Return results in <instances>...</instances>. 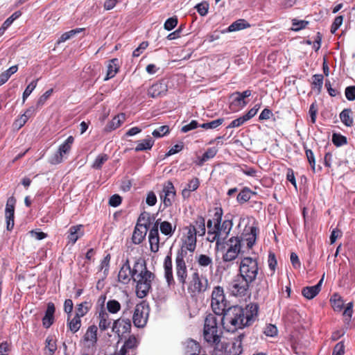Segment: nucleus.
Wrapping results in <instances>:
<instances>
[{"mask_svg": "<svg viewBox=\"0 0 355 355\" xmlns=\"http://www.w3.org/2000/svg\"><path fill=\"white\" fill-rule=\"evenodd\" d=\"M196 261L198 265L201 268H207L209 267L212 268L213 266V259L211 257L207 254H199L196 257Z\"/></svg>", "mask_w": 355, "mask_h": 355, "instance_id": "nucleus-34", "label": "nucleus"}, {"mask_svg": "<svg viewBox=\"0 0 355 355\" xmlns=\"http://www.w3.org/2000/svg\"><path fill=\"white\" fill-rule=\"evenodd\" d=\"M238 255V252L227 249L226 252L223 254L222 259L224 262H230L235 260Z\"/></svg>", "mask_w": 355, "mask_h": 355, "instance_id": "nucleus-50", "label": "nucleus"}, {"mask_svg": "<svg viewBox=\"0 0 355 355\" xmlns=\"http://www.w3.org/2000/svg\"><path fill=\"white\" fill-rule=\"evenodd\" d=\"M38 79L34 80L30 83V84L25 89L22 94V104L25 103L27 98L31 95L33 91L35 89L37 85Z\"/></svg>", "mask_w": 355, "mask_h": 355, "instance_id": "nucleus-45", "label": "nucleus"}, {"mask_svg": "<svg viewBox=\"0 0 355 355\" xmlns=\"http://www.w3.org/2000/svg\"><path fill=\"white\" fill-rule=\"evenodd\" d=\"M209 288V282L207 277L200 275L198 272L196 271L192 274L191 280L189 284V288L193 293H204Z\"/></svg>", "mask_w": 355, "mask_h": 355, "instance_id": "nucleus-11", "label": "nucleus"}, {"mask_svg": "<svg viewBox=\"0 0 355 355\" xmlns=\"http://www.w3.org/2000/svg\"><path fill=\"white\" fill-rule=\"evenodd\" d=\"M343 21V16H338L335 18L331 26V33H335L336 31L341 26Z\"/></svg>", "mask_w": 355, "mask_h": 355, "instance_id": "nucleus-63", "label": "nucleus"}, {"mask_svg": "<svg viewBox=\"0 0 355 355\" xmlns=\"http://www.w3.org/2000/svg\"><path fill=\"white\" fill-rule=\"evenodd\" d=\"M68 327L69 330L73 332H77L80 327H81V320L78 316H74L70 321L67 323Z\"/></svg>", "mask_w": 355, "mask_h": 355, "instance_id": "nucleus-44", "label": "nucleus"}, {"mask_svg": "<svg viewBox=\"0 0 355 355\" xmlns=\"http://www.w3.org/2000/svg\"><path fill=\"white\" fill-rule=\"evenodd\" d=\"M187 227L194 228L196 234L199 236H203L206 232L205 218L201 216H198L195 221L187 226Z\"/></svg>", "mask_w": 355, "mask_h": 355, "instance_id": "nucleus-25", "label": "nucleus"}, {"mask_svg": "<svg viewBox=\"0 0 355 355\" xmlns=\"http://www.w3.org/2000/svg\"><path fill=\"white\" fill-rule=\"evenodd\" d=\"M345 97L348 101L355 100V86H348L345 90Z\"/></svg>", "mask_w": 355, "mask_h": 355, "instance_id": "nucleus-62", "label": "nucleus"}, {"mask_svg": "<svg viewBox=\"0 0 355 355\" xmlns=\"http://www.w3.org/2000/svg\"><path fill=\"white\" fill-rule=\"evenodd\" d=\"M227 302L223 288L220 286H215L211 295V307L214 314L223 315L228 309Z\"/></svg>", "mask_w": 355, "mask_h": 355, "instance_id": "nucleus-5", "label": "nucleus"}, {"mask_svg": "<svg viewBox=\"0 0 355 355\" xmlns=\"http://www.w3.org/2000/svg\"><path fill=\"white\" fill-rule=\"evenodd\" d=\"M332 142L336 146L340 147V146L347 144V139L345 136H343L341 134L333 133Z\"/></svg>", "mask_w": 355, "mask_h": 355, "instance_id": "nucleus-47", "label": "nucleus"}, {"mask_svg": "<svg viewBox=\"0 0 355 355\" xmlns=\"http://www.w3.org/2000/svg\"><path fill=\"white\" fill-rule=\"evenodd\" d=\"M137 340L135 336H130L121 349L119 352H116L113 355H125L127 349L135 348L137 347Z\"/></svg>", "mask_w": 355, "mask_h": 355, "instance_id": "nucleus-28", "label": "nucleus"}, {"mask_svg": "<svg viewBox=\"0 0 355 355\" xmlns=\"http://www.w3.org/2000/svg\"><path fill=\"white\" fill-rule=\"evenodd\" d=\"M144 229H145V232L144 233L142 231H141L137 227V226H136V227L134 230L133 234H132V242L134 243L139 244L143 241L144 236L146 235V231H147V228L146 226L144 227Z\"/></svg>", "mask_w": 355, "mask_h": 355, "instance_id": "nucleus-43", "label": "nucleus"}, {"mask_svg": "<svg viewBox=\"0 0 355 355\" xmlns=\"http://www.w3.org/2000/svg\"><path fill=\"white\" fill-rule=\"evenodd\" d=\"M259 274L257 259L250 257H245L241 259L239 274L251 283L254 282Z\"/></svg>", "mask_w": 355, "mask_h": 355, "instance_id": "nucleus-4", "label": "nucleus"}, {"mask_svg": "<svg viewBox=\"0 0 355 355\" xmlns=\"http://www.w3.org/2000/svg\"><path fill=\"white\" fill-rule=\"evenodd\" d=\"M250 26V25L246 23L244 19H239L234 22H233L229 27L225 30L220 31L221 33H226L229 32H234L244 29L247 27Z\"/></svg>", "mask_w": 355, "mask_h": 355, "instance_id": "nucleus-30", "label": "nucleus"}, {"mask_svg": "<svg viewBox=\"0 0 355 355\" xmlns=\"http://www.w3.org/2000/svg\"><path fill=\"white\" fill-rule=\"evenodd\" d=\"M178 24V19L176 17H170L166 19L164 23V27L167 31H171Z\"/></svg>", "mask_w": 355, "mask_h": 355, "instance_id": "nucleus-58", "label": "nucleus"}, {"mask_svg": "<svg viewBox=\"0 0 355 355\" xmlns=\"http://www.w3.org/2000/svg\"><path fill=\"white\" fill-rule=\"evenodd\" d=\"M198 12L201 16H205L208 12L209 4L207 2H202L196 6Z\"/></svg>", "mask_w": 355, "mask_h": 355, "instance_id": "nucleus-59", "label": "nucleus"}, {"mask_svg": "<svg viewBox=\"0 0 355 355\" xmlns=\"http://www.w3.org/2000/svg\"><path fill=\"white\" fill-rule=\"evenodd\" d=\"M245 338L243 334H241L234 338L232 346L228 349V355H240L243 351L242 341Z\"/></svg>", "mask_w": 355, "mask_h": 355, "instance_id": "nucleus-22", "label": "nucleus"}, {"mask_svg": "<svg viewBox=\"0 0 355 355\" xmlns=\"http://www.w3.org/2000/svg\"><path fill=\"white\" fill-rule=\"evenodd\" d=\"M252 283L247 281L239 275H236L229 284L228 289L232 295L243 297L247 295Z\"/></svg>", "mask_w": 355, "mask_h": 355, "instance_id": "nucleus-7", "label": "nucleus"}, {"mask_svg": "<svg viewBox=\"0 0 355 355\" xmlns=\"http://www.w3.org/2000/svg\"><path fill=\"white\" fill-rule=\"evenodd\" d=\"M224 121L223 119H218L208 123L200 124V127L204 129H215L220 125Z\"/></svg>", "mask_w": 355, "mask_h": 355, "instance_id": "nucleus-49", "label": "nucleus"}, {"mask_svg": "<svg viewBox=\"0 0 355 355\" xmlns=\"http://www.w3.org/2000/svg\"><path fill=\"white\" fill-rule=\"evenodd\" d=\"M125 114L121 113L115 116L111 121H110L106 126L105 127V130L106 132H110L113 130L119 128L125 121Z\"/></svg>", "mask_w": 355, "mask_h": 355, "instance_id": "nucleus-27", "label": "nucleus"}, {"mask_svg": "<svg viewBox=\"0 0 355 355\" xmlns=\"http://www.w3.org/2000/svg\"><path fill=\"white\" fill-rule=\"evenodd\" d=\"M127 313L128 309L124 310L123 315L113 322L112 330L119 336H122L123 334L130 331L132 327L131 321L130 319L125 318V315L127 314Z\"/></svg>", "mask_w": 355, "mask_h": 355, "instance_id": "nucleus-12", "label": "nucleus"}, {"mask_svg": "<svg viewBox=\"0 0 355 355\" xmlns=\"http://www.w3.org/2000/svg\"><path fill=\"white\" fill-rule=\"evenodd\" d=\"M57 350V344L55 339L53 336H49L45 340L44 354L46 355H54Z\"/></svg>", "mask_w": 355, "mask_h": 355, "instance_id": "nucleus-32", "label": "nucleus"}, {"mask_svg": "<svg viewBox=\"0 0 355 355\" xmlns=\"http://www.w3.org/2000/svg\"><path fill=\"white\" fill-rule=\"evenodd\" d=\"M108 155L107 154H101L97 156L92 164V168L94 169H101L102 166L108 160Z\"/></svg>", "mask_w": 355, "mask_h": 355, "instance_id": "nucleus-48", "label": "nucleus"}, {"mask_svg": "<svg viewBox=\"0 0 355 355\" xmlns=\"http://www.w3.org/2000/svg\"><path fill=\"white\" fill-rule=\"evenodd\" d=\"M253 193L248 187H244L237 195L236 200L239 203L243 204L248 202Z\"/></svg>", "mask_w": 355, "mask_h": 355, "instance_id": "nucleus-39", "label": "nucleus"}, {"mask_svg": "<svg viewBox=\"0 0 355 355\" xmlns=\"http://www.w3.org/2000/svg\"><path fill=\"white\" fill-rule=\"evenodd\" d=\"M185 230H187L184 241V246L181 249L184 252L189 251L191 252H194L196 247V230L193 227H185Z\"/></svg>", "mask_w": 355, "mask_h": 355, "instance_id": "nucleus-15", "label": "nucleus"}, {"mask_svg": "<svg viewBox=\"0 0 355 355\" xmlns=\"http://www.w3.org/2000/svg\"><path fill=\"white\" fill-rule=\"evenodd\" d=\"M305 153L309 163L311 166L313 172H315V160L313 151L310 149L305 148Z\"/></svg>", "mask_w": 355, "mask_h": 355, "instance_id": "nucleus-56", "label": "nucleus"}, {"mask_svg": "<svg viewBox=\"0 0 355 355\" xmlns=\"http://www.w3.org/2000/svg\"><path fill=\"white\" fill-rule=\"evenodd\" d=\"M55 312V307L53 302L47 304V308L45 314L42 318V325L45 329H49L54 322V314Z\"/></svg>", "mask_w": 355, "mask_h": 355, "instance_id": "nucleus-18", "label": "nucleus"}, {"mask_svg": "<svg viewBox=\"0 0 355 355\" xmlns=\"http://www.w3.org/2000/svg\"><path fill=\"white\" fill-rule=\"evenodd\" d=\"M166 92V85L162 83H155L148 89V95L152 98H157L164 95Z\"/></svg>", "mask_w": 355, "mask_h": 355, "instance_id": "nucleus-21", "label": "nucleus"}, {"mask_svg": "<svg viewBox=\"0 0 355 355\" xmlns=\"http://www.w3.org/2000/svg\"><path fill=\"white\" fill-rule=\"evenodd\" d=\"M332 306L336 311H340L343 306V302L337 294H334L331 299Z\"/></svg>", "mask_w": 355, "mask_h": 355, "instance_id": "nucleus-51", "label": "nucleus"}, {"mask_svg": "<svg viewBox=\"0 0 355 355\" xmlns=\"http://www.w3.org/2000/svg\"><path fill=\"white\" fill-rule=\"evenodd\" d=\"M221 334L216 315L207 314L205 318L203 329L205 340L210 345H218L220 341Z\"/></svg>", "mask_w": 355, "mask_h": 355, "instance_id": "nucleus-3", "label": "nucleus"}, {"mask_svg": "<svg viewBox=\"0 0 355 355\" xmlns=\"http://www.w3.org/2000/svg\"><path fill=\"white\" fill-rule=\"evenodd\" d=\"M324 276V275H323L322 277L316 285L303 288L302 291V295L308 300L314 298L321 290Z\"/></svg>", "mask_w": 355, "mask_h": 355, "instance_id": "nucleus-20", "label": "nucleus"}, {"mask_svg": "<svg viewBox=\"0 0 355 355\" xmlns=\"http://www.w3.org/2000/svg\"><path fill=\"white\" fill-rule=\"evenodd\" d=\"M112 323V319L108 313L101 309L98 313V326L102 331L107 330Z\"/></svg>", "mask_w": 355, "mask_h": 355, "instance_id": "nucleus-24", "label": "nucleus"}, {"mask_svg": "<svg viewBox=\"0 0 355 355\" xmlns=\"http://www.w3.org/2000/svg\"><path fill=\"white\" fill-rule=\"evenodd\" d=\"M97 331L98 328L94 324L87 328L82 340L85 347L89 349L95 347L98 340Z\"/></svg>", "mask_w": 355, "mask_h": 355, "instance_id": "nucleus-16", "label": "nucleus"}, {"mask_svg": "<svg viewBox=\"0 0 355 355\" xmlns=\"http://www.w3.org/2000/svg\"><path fill=\"white\" fill-rule=\"evenodd\" d=\"M187 255L186 252L180 250L175 257V275L177 281L182 289H184L188 277V270L184 260Z\"/></svg>", "mask_w": 355, "mask_h": 355, "instance_id": "nucleus-6", "label": "nucleus"}, {"mask_svg": "<svg viewBox=\"0 0 355 355\" xmlns=\"http://www.w3.org/2000/svg\"><path fill=\"white\" fill-rule=\"evenodd\" d=\"M154 139L148 136L146 139L138 141V144L135 148V151L139 152L141 150H150L154 145Z\"/></svg>", "mask_w": 355, "mask_h": 355, "instance_id": "nucleus-33", "label": "nucleus"}, {"mask_svg": "<svg viewBox=\"0 0 355 355\" xmlns=\"http://www.w3.org/2000/svg\"><path fill=\"white\" fill-rule=\"evenodd\" d=\"M74 138L72 136L68 137L64 142L59 146L58 151L51 157L50 163L52 164L61 163L64 156L69 153Z\"/></svg>", "mask_w": 355, "mask_h": 355, "instance_id": "nucleus-10", "label": "nucleus"}, {"mask_svg": "<svg viewBox=\"0 0 355 355\" xmlns=\"http://www.w3.org/2000/svg\"><path fill=\"white\" fill-rule=\"evenodd\" d=\"M227 249L234 250L238 254L240 253L241 249V239L238 236H232L227 241Z\"/></svg>", "mask_w": 355, "mask_h": 355, "instance_id": "nucleus-35", "label": "nucleus"}, {"mask_svg": "<svg viewBox=\"0 0 355 355\" xmlns=\"http://www.w3.org/2000/svg\"><path fill=\"white\" fill-rule=\"evenodd\" d=\"M169 132V128L167 125H162L155 130L152 135L153 137L159 138L164 136Z\"/></svg>", "mask_w": 355, "mask_h": 355, "instance_id": "nucleus-54", "label": "nucleus"}, {"mask_svg": "<svg viewBox=\"0 0 355 355\" xmlns=\"http://www.w3.org/2000/svg\"><path fill=\"white\" fill-rule=\"evenodd\" d=\"M257 233L258 229L256 227H250V232L245 234V240L247 242V246L248 248H252V246L254 245L257 239Z\"/></svg>", "mask_w": 355, "mask_h": 355, "instance_id": "nucleus-36", "label": "nucleus"}, {"mask_svg": "<svg viewBox=\"0 0 355 355\" xmlns=\"http://www.w3.org/2000/svg\"><path fill=\"white\" fill-rule=\"evenodd\" d=\"M176 191L172 182L167 181L159 193V198L163 203L164 208L171 207L175 201Z\"/></svg>", "mask_w": 355, "mask_h": 355, "instance_id": "nucleus-9", "label": "nucleus"}, {"mask_svg": "<svg viewBox=\"0 0 355 355\" xmlns=\"http://www.w3.org/2000/svg\"><path fill=\"white\" fill-rule=\"evenodd\" d=\"M83 226L82 225L71 226L69 230V234L67 239L69 243L74 244L78 239L84 235V231L83 230Z\"/></svg>", "mask_w": 355, "mask_h": 355, "instance_id": "nucleus-23", "label": "nucleus"}, {"mask_svg": "<svg viewBox=\"0 0 355 355\" xmlns=\"http://www.w3.org/2000/svg\"><path fill=\"white\" fill-rule=\"evenodd\" d=\"M232 96H235L232 104L236 105H241L242 107L246 105V102L243 98H241V95L239 92H236L232 94Z\"/></svg>", "mask_w": 355, "mask_h": 355, "instance_id": "nucleus-61", "label": "nucleus"}, {"mask_svg": "<svg viewBox=\"0 0 355 355\" xmlns=\"http://www.w3.org/2000/svg\"><path fill=\"white\" fill-rule=\"evenodd\" d=\"M132 278L137 282L136 292L139 297L143 298L148 294L155 275L149 271L146 263L143 259L135 261L132 268Z\"/></svg>", "mask_w": 355, "mask_h": 355, "instance_id": "nucleus-2", "label": "nucleus"}, {"mask_svg": "<svg viewBox=\"0 0 355 355\" xmlns=\"http://www.w3.org/2000/svg\"><path fill=\"white\" fill-rule=\"evenodd\" d=\"M164 278L167 286L169 288H174L176 283L173 277V263L171 254H168L164 261Z\"/></svg>", "mask_w": 355, "mask_h": 355, "instance_id": "nucleus-13", "label": "nucleus"}, {"mask_svg": "<svg viewBox=\"0 0 355 355\" xmlns=\"http://www.w3.org/2000/svg\"><path fill=\"white\" fill-rule=\"evenodd\" d=\"M90 309L89 303L87 302H82L77 305L76 316L82 318L85 315Z\"/></svg>", "mask_w": 355, "mask_h": 355, "instance_id": "nucleus-41", "label": "nucleus"}, {"mask_svg": "<svg viewBox=\"0 0 355 355\" xmlns=\"http://www.w3.org/2000/svg\"><path fill=\"white\" fill-rule=\"evenodd\" d=\"M268 263L270 270L272 271V273H274L276 269V266L277 265V261L275 253L272 252H269Z\"/></svg>", "mask_w": 355, "mask_h": 355, "instance_id": "nucleus-55", "label": "nucleus"}, {"mask_svg": "<svg viewBox=\"0 0 355 355\" xmlns=\"http://www.w3.org/2000/svg\"><path fill=\"white\" fill-rule=\"evenodd\" d=\"M53 92V89H50L47 90L44 94H43L38 99L36 103L37 108H40L42 107L46 101L49 98Z\"/></svg>", "mask_w": 355, "mask_h": 355, "instance_id": "nucleus-52", "label": "nucleus"}, {"mask_svg": "<svg viewBox=\"0 0 355 355\" xmlns=\"http://www.w3.org/2000/svg\"><path fill=\"white\" fill-rule=\"evenodd\" d=\"M352 114L353 112L350 108L344 109L340 113V121L347 127H352L354 125Z\"/></svg>", "mask_w": 355, "mask_h": 355, "instance_id": "nucleus-29", "label": "nucleus"}, {"mask_svg": "<svg viewBox=\"0 0 355 355\" xmlns=\"http://www.w3.org/2000/svg\"><path fill=\"white\" fill-rule=\"evenodd\" d=\"M130 277H132V269L130 268L129 260L127 259L119 270L118 279L120 282L128 284L130 281Z\"/></svg>", "mask_w": 355, "mask_h": 355, "instance_id": "nucleus-19", "label": "nucleus"}, {"mask_svg": "<svg viewBox=\"0 0 355 355\" xmlns=\"http://www.w3.org/2000/svg\"><path fill=\"white\" fill-rule=\"evenodd\" d=\"M200 185V181L198 178H194L187 184L186 188L191 192L196 191Z\"/></svg>", "mask_w": 355, "mask_h": 355, "instance_id": "nucleus-64", "label": "nucleus"}, {"mask_svg": "<svg viewBox=\"0 0 355 355\" xmlns=\"http://www.w3.org/2000/svg\"><path fill=\"white\" fill-rule=\"evenodd\" d=\"M312 78V88L313 89H316L318 90V92L320 93L321 92L322 87L323 85V76L322 74H315L313 76Z\"/></svg>", "mask_w": 355, "mask_h": 355, "instance_id": "nucleus-46", "label": "nucleus"}, {"mask_svg": "<svg viewBox=\"0 0 355 355\" xmlns=\"http://www.w3.org/2000/svg\"><path fill=\"white\" fill-rule=\"evenodd\" d=\"M21 15V12L20 11H16L12 14L10 17H9L1 25L0 27V37L3 35L6 31V29L12 24V22L19 18Z\"/></svg>", "mask_w": 355, "mask_h": 355, "instance_id": "nucleus-37", "label": "nucleus"}, {"mask_svg": "<svg viewBox=\"0 0 355 355\" xmlns=\"http://www.w3.org/2000/svg\"><path fill=\"white\" fill-rule=\"evenodd\" d=\"M83 30V28H76L73 30H71L68 32H65L58 39V40L57 41V44H59L62 42H66L67 40L72 38L77 33H80Z\"/></svg>", "mask_w": 355, "mask_h": 355, "instance_id": "nucleus-42", "label": "nucleus"}, {"mask_svg": "<svg viewBox=\"0 0 355 355\" xmlns=\"http://www.w3.org/2000/svg\"><path fill=\"white\" fill-rule=\"evenodd\" d=\"M119 60L116 58L111 60L107 64V70L105 80H107L113 78L119 71Z\"/></svg>", "mask_w": 355, "mask_h": 355, "instance_id": "nucleus-31", "label": "nucleus"}, {"mask_svg": "<svg viewBox=\"0 0 355 355\" xmlns=\"http://www.w3.org/2000/svg\"><path fill=\"white\" fill-rule=\"evenodd\" d=\"M159 227L162 234L167 236H171L176 228L175 225L173 227L172 224L168 221L159 222Z\"/></svg>", "mask_w": 355, "mask_h": 355, "instance_id": "nucleus-38", "label": "nucleus"}, {"mask_svg": "<svg viewBox=\"0 0 355 355\" xmlns=\"http://www.w3.org/2000/svg\"><path fill=\"white\" fill-rule=\"evenodd\" d=\"M232 226L233 223L232 220L229 219L225 220L222 224L221 223H220L218 234L220 235L222 241H225L227 239Z\"/></svg>", "mask_w": 355, "mask_h": 355, "instance_id": "nucleus-26", "label": "nucleus"}, {"mask_svg": "<svg viewBox=\"0 0 355 355\" xmlns=\"http://www.w3.org/2000/svg\"><path fill=\"white\" fill-rule=\"evenodd\" d=\"M263 333L266 336L274 337L277 334V328L275 325L269 324L264 329Z\"/></svg>", "mask_w": 355, "mask_h": 355, "instance_id": "nucleus-57", "label": "nucleus"}, {"mask_svg": "<svg viewBox=\"0 0 355 355\" xmlns=\"http://www.w3.org/2000/svg\"><path fill=\"white\" fill-rule=\"evenodd\" d=\"M106 307L109 313L115 314L120 311L121 306L117 300H110L106 303Z\"/></svg>", "mask_w": 355, "mask_h": 355, "instance_id": "nucleus-40", "label": "nucleus"}, {"mask_svg": "<svg viewBox=\"0 0 355 355\" xmlns=\"http://www.w3.org/2000/svg\"><path fill=\"white\" fill-rule=\"evenodd\" d=\"M259 306L250 303L245 307L233 306L228 307L220 318L223 328L227 331H234L238 329L252 324L258 314Z\"/></svg>", "mask_w": 355, "mask_h": 355, "instance_id": "nucleus-1", "label": "nucleus"}, {"mask_svg": "<svg viewBox=\"0 0 355 355\" xmlns=\"http://www.w3.org/2000/svg\"><path fill=\"white\" fill-rule=\"evenodd\" d=\"M148 306L144 302L137 304L132 315L134 325L138 328L144 327L148 321Z\"/></svg>", "mask_w": 355, "mask_h": 355, "instance_id": "nucleus-8", "label": "nucleus"}, {"mask_svg": "<svg viewBox=\"0 0 355 355\" xmlns=\"http://www.w3.org/2000/svg\"><path fill=\"white\" fill-rule=\"evenodd\" d=\"M223 209L221 208H216V211L214 215L213 220H208L207 227V234L210 236L213 234H218V227L222 221Z\"/></svg>", "mask_w": 355, "mask_h": 355, "instance_id": "nucleus-17", "label": "nucleus"}, {"mask_svg": "<svg viewBox=\"0 0 355 355\" xmlns=\"http://www.w3.org/2000/svg\"><path fill=\"white\" fill-rule=\"evenodd\" d=\"M200 127V124L196 120H192L189 124L184 125L181 128V132L186 133L190 130H194Z\"/></svg>", "mask_w": 355, "mask_h": 355, "instance_id": "nucleus-60", "label": "nucleus"}, {"mask_svg": "<svg viewBox=\"0 0 355 355\" xmlns=\"http://www.w3.org/2000/svg\"><path fill=\"white\" fill-rule=\"evenodd\" d=\"M308 24L309 22L307 21L294 19L292 20V30L294 31H299L301 29L304 28Z\"/></svg>", "mask_w": 355, "mask_h": 355, "instance_id": "nucleus-53", "label": "nucleus"}, {"mask_svg": "<svg viewBox=\"0 0 355 355\" xmlns=\"http://www.w3.org/2000/svg\"><path fill=\"white\" fill-rule=\"evenodd\" d=\"M16 204V199L11 196L7 200L5 216L6 220V228L10 231L14 227V217H15V207Z\"/></svg>", "mask_w": 355, "mask_h": 355, "instance_id": "nucleus-14", "label": "nucleus"}]
</instances>
